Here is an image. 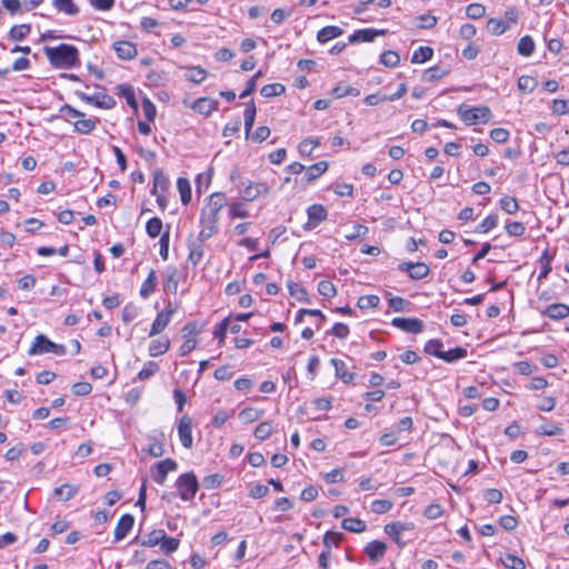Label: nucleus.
I'll list each match as a JSON object with an SVG mask.
<instances>
[{
	"label": "nucleus",
	"instance_id": "9d476101",
	"mask_svg": "<svg viewBox=\"0 0 569 569\" xmlns=\"http://www.w3.org/2000/svg\"><path fill=\"white\" fill-rule=\"evenodd\" d=\"M156 472L153 473V480L158 485H163L169 472L174 471L178 468L177 462L167 458L158 463H156Z\"/></svg>",
	"mask_w": 569,
	"mask_h": 569
},
{
	"label": "nucleus",
	"instance_id": "4d7b16f0",
	"mask_svg": "<svg viewBox=\"0 0 569 569\" xmlns=\"http://www.w3.org/2000/svg\"><path fill=\"white\" fill-rule=\"evenodd\" d=\"M179 545H180L179 539L173 538V537H168L166 533H164V539H162L161 543H160L161 550L167 555L176 551L179 548Z\"/></svg>",
	"mask_w": 569,
	"mask_h": 569
},
{
	"label": "nucleus",
	"instance_id": "bb28decb",
	"mask_svg": "<svg viewBox=\"0 0 569 569\" xmlns=\"http://www.w3.org/2000/svg\"><path fill=\"white\" fill-rule=\"evenodd\" d=\"M256 113H257L256 106H254L253 101H250L249 103H247L244 112H243L244 131H246L247 136L250 133V131L253 127Z\"/></svg>",
	"mask_w": 569,
	"mask_h": 569
},
{
	"label": "nucleus",
	"instance_id": "864d4df0",
	"mask_svg": "<svg viewBox=\"0 0 569 569\" xmlns=\"http://www.w3.org/2000/svg\"><path fill=\"white\" fill-rule=\"evenodd\" d=\"M380 302V299L376 295H366L361 296L358 299V307L360 309H370V308H377Z\"/></svg>",
	"mask_w": 569,
	"mask_h": 569
},
{
	"label": "nucleus",
	"instance_id": "7c9ffc66",
	"mask_svg": "<svg viewBox=\"0 0 569 569\" xmlns=\"http://www.w3.org/2000/svg\"><path fill=\"white\" fill-rule=\"evenodd\" d=\"M341 526L345 530L350 532H362L366 530V522L358 518H346L342 520Z\"/></svg>",
	"mask_w": 569,
	"mask_h": 569
},
{
	"label": "nucleus",
	"instance_id": "c85d7f7f",
	"mask_svg": "<svg viewBox=\"0 0 569 569\" xmlns=\"http://www.w3.org/2000/svg\"><path fill=\"white\" fill-rule=\"evenodd\" d=\"M156 271L153 269L150 270L147 279L143 281L140 288V296L142 298H148L156 290Z\"/></svg>",
	"mask_w": 569,
	"mask_h": 569
},
{
	"label": "nucleus",
	"instance_id": "09e8293b",
	"mask_svg": "<svg viewBox=\"0 0 569 569\" xmlns=\"http://www.w3.org/2000/svg\"><path fill=\"white\" fill-rule=\"evenodd\" d=\"M320 144V140L317 138H307L299 143V152L302 156H310L312 150Z\"/></svg>",
	"mask_w": 569,
	"mask_h": 569
},
{
	"label": "nucleus",
	"instance_id": "dca6fc26",
	"mask_svg": "<svg viewBox=\"0 0 569 569\" xmlns=\"http://www.w3.org/2000/svg\"><path fill=\"white\" fill-rule=\"evenodd\" d=\"M343 30L338 26H327L320 29L317 33V40L320 43H326L332 39L340 37Z\"/></svg>",
	"mask_w": 569,
	"mask_h": 569
},
{
	"label": "nucleus",
	"instance_id": "cd10ccee",
	"mask_svg": "<svg viewBox=\"0 0 569 569\" xmlns=\"http://www.w3.org/2000/svg\"><path fill=\"white\" fill-rule=\"evenodd\" d=\"M487 30L493 36H501L509 30V26L501 19L490 18L487 22Z\"/></svg>",
	"mask_w": 569,
	"mask_h": 569
},
{
	"label": "nucleus",
	"instance_id": "79ce46f5",
	"mask_svg": "<svg viewBox=\"0 0 569 569\" xmlns=\"http://www.w3.org/2000/svg\"><path fill=\"white\" fill-rule=\"evenodd\" d=\"M286 88L281 83H270L261 88L260 93L266 98L277 97L284 92Z\"/></svg>",
	"mask_w": 569,
	"mask_h": 569
},
{
	"label": "nucleus",
	"instance_id": "8fccbe9b",
	"mask_svg": "<svg viewBox=\"0 0 569 569\" xmlns=\"http://www.w3.org/2000/svg\"><path fill=\"white\" fill-rule=\"evenodd\" d=\"M60 112L67 121L72 122V123L74 120H78V119L84 117L83 112L72 108L69 104L62 106L60 109Z\"/></svg>",
	"mask_w": 569,
	"mask_h": 569
},
{
	"label": "nucleus",
	"instance_id": "0eeeda50",
	"mask_svg": "<svg viewBox=\"0 0 569 569\" xmlns=\"http://www.w3.org/2000/svg\"><path fill=\"white\" fill-rule=\"evenodd\" d=\"M178 435H179L181 445L184 448L190 449L193 445V440H192V419L189 416L184 415L179 419Z\"/></svg>",
	"mask_w": 569,
	"mask_h": 569
},
{
	"label": "nucleus",
	"instance_id": "338daca9",
	"mask_svg": "<svg viewBox=\"0 0 569 569\" xmlns=\"http://www.w3.org/2000/svg\"><path fill=\"white\" fill-rule=\"evenodd\" d=\"M162 539H164V531H152L149 533L148 538L142 541V546L154 547L160 545Z\"/></svg>",
	"mask_w": 569,
	"mask_h": 569
},
{
	"label": "nucleus",
	"instance_id": "2eb2a0df",
	"mask_svg": "<svg viewBox=\"0 0 569 569\" xmlns=\"http://www.w3.org/2000/svg\"><path fill=\"white\" fill-rule=\"evenodd\" d=\"M542 315L547 316L552 320H561L569 316V306L565 303H552L549 305L543 311Z\"/></svg>",
	"mask_w": 569,
	"mask_h": 569
},
{
	"label": "nucleus",
	"instance_id": "e433bc0d",
	"mask_svg": "<svg viewBox=\"0 0 569 569\" xmlns=\"http://www.w3.org/2000/svg\"><path fill=\"white\" fill-rule=\"evenodd\" d=\"M177 187L180 192L182 203H189L191 200V186L189 180L186 178H179L177 181Z\"/></svg>",
	"mask_w": 569,
	"mask_h": 569
},
{
	"label": "nucleus",
	"instance_id": "58836bf2",
	"mask_svg": "<svg viewBox=\"0 0 569 569\" xmlns=\"http://www.w3.org/2000/svg\"><path fill=\"white\" fill-rule=\"evenodd\" d=\"M501 561H502L503 566L509 569H526L525 561L520 557L512 555V553H507L501 559Z\"/></svg>",
	"mask_w": 569,
	"mask_h": 569
},
{
	"label": "nucleus",
	"instance_id": "6e6552de",
	"mask_svg": "<svg viewBox=\"0 0 569 569\" xmlns=\"http://www.w3.org/2000/svg\"><path fill=\"white\" fill-rule=\"evenodd\" d=\"M269 192V187L263 182L249 181L243 189L240 190L241 197L247 201H253Z\"/></svg>",
	"mask_w": 569,
	"mask_h": 569
},
{
	"label": "nucleus",
	"instance_id": "a18cd8bd",
	"mask_svg": "<svg viewBox=\"0 0 569 569\" xmlns=\"http://www.w3.org/2000/svg\"><path fill=\"white\" fill-rule=\"evenodd\" d=\"M537 432L541 436H560L563 433V429L559 425L547 422L541 425Z\"/></svg>",
	"mask_w": 569,
	"mask_h": 569
},
{
	"label": "nucleus",
	"instance_id": "7ed1b4c3",
	"mask_svg": "<svg viewBox=\"0 0 569 569\" xmlns=\"http://www.w3.org/2000/svg\"><path fill=\"white\" fill-rule=\"evenodd\" d=\"M457 112L461 120L468 126L476 124L477 122L487 123L491 117V111L486 106L471 108L461 104L458 107Z\"/></svg>",
	"mask_w": 569,
	"mask_h": 569
},
{
	"label": "nucleus",
	"instance_id": "5fc2aeb1",
	"mask_svg": "<svg viewBox=\"0 0 569 569\" xmlns=\"http://www.w3.org/2000/svg\"><path fill=\"white\" fill-rule=\"evenodd\" d=\"M537 84V80L530 76H521L518 79V88L519 90L525 92H532L536 89Z\"/></svg>",
	"mask_w": 569,
	"mask_h": 569
},
{
	"label": "nucleus",
	"instance_id": "ddd939ff",
	"mask_svg": "<svg viewBox=\"0 0 569 569\" xmlns=\"http://www.w3.org/2000/svg\"><path fill=\"white\" fill-rule=\"evenodd\" d=\"M133 523L134 518L132 515L126 513L121 516L114 529V540L121 541L132 529Z\"/></svg>",
	"mask_w": 569,
	"mask_h": 569
},
{
	"label": "nucleus",
	"instance_id": "37998d69",
	"mask_svg": "<svg viewBox=\"0 0 569 569\" xmlns=\"http://www.w3.org/2000/svg\"><path fill=\"white\" fill-rule=\"evenodd\" d=\"M166 288L176 292L178 288V270L174 267H168L166 270Z\"/></svg>",
	"mask_w": 569,
	"mask_h": 569
},
{
	"label": "nucleus",
	"instance_id": "412c9836",
	"mask_svg": "<svg viewBox=\"0 0 569 569\" xmlns=\"http://www.w3.org/2000/svg\"><path fill=\"white\" fill-rule=\"evenodd\" d=\"M536 44L531 36H523L519 39L517 51L522 57H530L535 51Z\"/></svg>",
	"mask_w": 569,
	"mask_h": 569
},
{
	"label": "nucleus",
	"instance_id": "a211bd4d",
	"mask_svg": "<svg viewBox=\"0 0 569 569\" xmlns=\"http://www.w3.org/2000/svg\"><path fill=\"white\" fill-rule=\"evenodd\" d=\"M218 108V102L210 98H200L193 103V110L201 114H210Z\"/></svg>",
	"mask_w": 569,
	"mask_h": 569
},
{
	"label": "nucleus",
	"instance_id": "39448f33",
	"mask_svg": "<svg viewBox=\"0 0 569 569\" xmlns=\"http://www.w3.org/2000/svg\"><path fill=\"white\" fill-rule=\"evenodd\" d=\"M176 485L179 492V497L183 501L192 500L199 488L197 477L194 476L193 472H187L181 475L178 478Z\"/></svg>",
	"mask_w": 569,
	"mask_h": 569
},
{
	"label": "nucleus",
	"instance_id": "e2e57ef3",
	"mask_svg": "<svg viewBox=\"0 0 569 569\" xmlns=\"http://www.w3.org/2000/svg\"><path fill=\"white\" fill-rule=\"evenodd\" d=\"M318 292L323 297H335L337 293L336 287L328 280H321L318 283Z\"/></svg>",
	"mask_w": 569,
	"mask_h": 569
},
{
	"label": "nucleus",
	"instance_id": "6e6d98bb",
	"mask_svg": "<svg viewBox=\"0 0 569 569\" xmlns=\"http://www.w3.org/2000/svg\"><path fill=\"white\" fill-rule=\"evenodd\" d=\"M425 351L440 359L443 353L442 342L438 339H431L426 343Z\"/></svg>",
	"mask_w": 569,
	"mask_h": 569
},
{
	"label": "nucleus",
	"instance_id": "4468645a",
	"mask_svg": "<svg viewBox=\"0 0 569 569\" xmlns=\"http://www.w3.org/2000/svg\"><path fill=\"white\" fill-rule=\"evenodd\" d=\"M385 30L361 29L349 36V42H371L377 36L385 34Z\"/></svg>",
	"mask_w": 569,
	"mask_h": 569
},
{
	"label": "nucleus",
	"instance_id": "f704fd0d",
	"mask_svg": "<svg viewBox=\"0 0 569 569\" xmlns=\"http://www.w3.org/2000/svg\"><path fill=\"white\" fill-rule=\"evenodd\" d=\"M331 363L335 367L336 376L343 380L345 382H349L352 380L353 375L348 372L346 363L340 359H331Z\"/></svg>",
	"mask_w": 569,
	"mask_h": 569
},
{
	"label": "nucleus",
	"instance_id": "5701e85b",
	"mask_svg": "<svg viewBox=\"0 0 569 569\" xmlns=\"http://www.w3.org/2000/svg\"><path fill=\"white\" fill-rule=\"evenodd\" d=\"M169 187L168 178L161 172L157 171L153 174V184L151 193L158 196V193H164Z\"/></svg>",
	"mask_w": 569,
	"mask_h": 569
},
{
	"label": "nucleus",
	"instance_id": "c756f323",
	"mask_svg": "<svg viewBox=\"0 0 569 569\" xmlns=\"http://www.w3.org/2000/svg\"><path fill=\"white\" fill-rule=\"evenodd\" d=\"M307 213H308L309 220L317 222V223L325 221L328 216L326 208L321 204L310 206L307 210Z\"/></svg>",
	"mask_w": 569,
	"mask_h": 569
},
{
	"label": "nucleus",
	"instance_id": "1a4fd4ad",
	"mask_svg": "<svg viewBox=\"0 0 569 569\" xmlns=\"http://www.w3.org/2000/svg\"><path fill=\"white\" fill-rule=\"evenodd\" d=\"M391 325L405 332L420 333L423 331V322L418 318H393Z\"/></svg>",
	"mask_w": 569,
	"mask_h": 569
},
{
	"label": "nucleus",
	"instance_id": "4c0bfd02",
	"mask_svg": "<svg viewBox=\"0 0 569 569\" xmlns=\"http://www.w3.org/2000/svg\"><path fill=\"white\" fill-rule=\"evenodd\" d=\"M410 267L411 270L409 277L413 280H421L426 278L430 272L429 267L423 262H413V266Z\"/></svg>",
	"mask_w": 569,
	"mask_h": 569
},
{
	"label": "nucleus",
	"instance_id": "2f4dec72",
	"mask_svg": "<svg viewBox=\"0 0 569 569\" xmlns=\"http://www.w3.org/2000/svg\"><path fill=\"white\" fill-rule=\"evenodd\" d=\"M448 72L449 71L446 68L441 66H435L425 71L422 79L423 81L432 82L447 76Z\"/></svg>",
	"mask_w": 569,
	"mask_h": 569
},
{
	"label": "nucleus",
	"instance_id": "f257e3e1",
	"mask_svg": "<svg viewBox=\"0 0 569 569\" xmlns=\"http://www.w3.org/2000/svg\"><path fill=\"white\" fill-rule=\"evenodd\" d=\"M226 206L227 197L222 192H214L206 198L199 219V241L203 242L218 233L220 212Z\"/></svg>",
	"mask_w": 569,
	"mask_h": 569
},
{
	"label": "nucleus",
	"instance_id": "0e129e2a",
	"mask_svg": "<svg viewBox=\"0 0 569 569\" xmlns=\"http://www.w3.org/2000/svg\"><path fill=\"white\" fill-rule=\"evenodd\" d=\"M340 541H341V533L328 531L323 536L325 550L331 551V547L332 546L337 547L340 543Z\"/></svg>",
	"mask_w": 569,
	"mask_h": 569
},
{
	"label": "nucleus",
	"instance_id": "c9c22d12",
	"mask_svg": "<svg viewBox=\"0 0 569 569\" xmlns=\"http://www.w3.org/2000/svg\"><path fill=\"white\" fill-rule=\"evenodd\" d=\"M186 78L193 83H201L207 78V71L201 67H189Z\"/></svg>",
	"mask_w": 569,
	"mask_h": 569
},
{
	"label": "nucleus",
	"instance_id": "69168bd1",
	"mask_svg": "<svg viewBox=\"0 0 569 569\" xmlns=\"http://www.w3.org/2000/svg\"><path fill=\"white\" fill-rule=\"evenodd\" d=\"M332 94L336 98H342V97H346V96L358 97L360 94V90L357 89V88H353V87L337 86L336 88H333Z\"/></svg>",
	"mask_w": 569,
	"mask_h": 569
},
{
	"label": "nucleus",
	"instance_id": "13d9d810",
	"mask_svg": "<svg viewBox=\"0 0 569 569\" xmlns=\"http://www.w3.org/2000/svg\"><path fill=\"white\" fill-rule=\"evenodd\" d=\"M393 503L387 499H378L371 503V511L377 515H382L388 512L392 508Z\"/></svg>",
	"mask_w": 569,
	"mask_h": 569
},
{
	"label": "nucleus",
	"instance_id": "473e14b6",
	"mask_svg": "<svg viewBox=\"0 0 569 569\" xmlns=\"http://www.w3.org/2000/svg\"><path fill=\"white\" fill-rule=\"evenodd\" d=\"M433 50L430 47H419L411 57L412 63H423L432 58Z\"/></svg>",
	"mask_w": 569,
	"mask_h": 569
},
{
	"label": "nucleus",
	"instance_id": "c03bdc74",
	"mask_svg": "<svg viewBox=\"0 0 569 569\" xmlns=\"http://www.w3.org/2000/svg\"><path fill=\"white\" fill-rule=\"evenodd\" d=\"M500 207L508 214H513L519 210L517 199L510 196H505L500 199Z\"/></svg>",
	"mask_w": 569,
	"mask_h": 569
},
{
	"label": "nucleus",
	"instance_id": "49530a36",
	"mask_svg": "<svg viewBox=\"0 0 569 569\" xmlns=\"http://www.w3.org/2000/svg\"><path fill=\"white\" fill-rule=\"evenodd\" d=\"M380 62L388 68H395L399 64L400 57L397 52L388 50L381 53Z\"/></svg>",
	"mask_w": 569,
	"mask_h": 569
},
{
	"label": "nucleus",
	"instance_id": "de8ad7c7",
	"mask_svg": "<svg viewBox=\"0 0 569 569\" xmlns=\"http://www.w3.org/2000/svg\"><path fill=\"white\" fill-rule=\"evenodd\" d=\"M31 31V27L29 24H18L13 26L10 30V38L16 41L23 40Z\"/></svg>",
	"mask_w": 569,
	"mask_h": 569
},
{
	"label": "nucleus",
	"instance_id": "603ef678",
	"mask_svg": "<svg viewBox=\"0 0 569 569\" xmlns=\"http://www.w3.org/2000/svg\"><path fill=\"white\" fill-rule=\"evenodd\" d=\"M159 370V366L154 361H147L138 373L139 380H147Z\"/></svg>",
	"mask_w": 569,
	"mask_h": 569
},
{
	"label": "nucleus",
	"instance_id": "4be33fe9",
	"mask_svg": "<svg viewBox=\"0 0 569 569\" xmlns=\"http://www.w3.org/2000/svg\"><path fill=\"white\" fill-rule=\"evenodd\" d=\"M77 493H78V487L70 485V483H64V485L56 488L53 491L54 497H57L58 499H60L62 501H68V500L72 499Z\"/></svg>",
	"mask_w": 569,
	"mask_h": 569
},
{
	"label": "nucleus",
	"instance_id": "ea45409f",
	"mask_svg": "<svg viewBox=\"0 0 569 569\" xmlns=\"http://www.w3.org/2000/svg\"><path fill=\"white\" fill-rule=\"evenodd\" d=\"M288 290L291 297L296 298L299 301L307 302L308 301V293L306 289L297 283V282H288Z\"/></svg>",
	"mask_w": 569,
	"mask_h": 569
},
{
	"label": "nucleus",
	"instance_id": "f03ea898",
	"mask_svg": "<svg viewBox=\"0 0 569 569\" xmlns=\"http://www.w3.org/2000/svg\"><path fill=\"white\" fill-rule=\"evenodd\" d=\"M46 57L54 68L70 69L80 66L79 51L71 44H59L57 47H46Z\"/></svg>",
	"mask_w": 569,
	"mask_h": 569
},
{
	"label": "nucleus",
	"instance_id": "9b49d317",
	"mask_svg": "<svg viewBox=\"0 0 569 569\" xmlns=\"http://www.w3.org/2000/svg\"><path fill=\"white\" fill-rule=\"evenodd\" d=\"M387 545L379 540L370 541L365 547V552L371 560V562L377 563L379 562L387 552Z\"/></svg>",
	"mask_w": 569,
	"mask_h": 569
},
{
	"label": "nucleus",
	"instance_id": "f8f14e48",
	"mask_svg": "<svg viewBox=\"0 0 569 569\" xmlns=\"http://www.w3.org/2000/svg\"><path fill=\"white\" fill-rule=\"evenodd\" d=\"M113 49L118 58L122 60H132L138 53L136 44L126 40L114 42Z\"/></svg>",
	"mask_w": 569,
	"mask_h": 569
},
{
	"label": "nucleus",
	"instance_id": "72a5a7b5",
	"mask_svg": "<svg viewBox=\"0 0 569 569\" xmlns=\"http://www.w3.org/2000/svg\"><path fill=\"white\" fill-rule=\"evenodd\" d=\"M467 353H468L467 349H465L462 347H456V348L449 349L448 351H443L440 359H442L446 362H453L459 359H463L465 357H467Z\"/></svg>",
	"mask_w": 569,
	"mask_h": 569
},
{
	"label": "nucleus",
	"instance_id": "3c124183",
	"mask_svg": "<svg viewBox=\"0 0 569 569\" xmlns=\"http://www.w3.org/2000/svg\"><path fill=\"white\" fill-rule=\"evenodd\" d=\"M162 230V221L161 219L153 217L151 218L146 226V231L149 237L156 238L161 233Z\"/></svg>",
	"mask_w": 569,
	"mask_h": 569
},
{
	"label": "nucleus",
	"instance_id": "052dcab7",
	"mask_svg": "<svg viewBox=\"0 0 569 569\" xmlns=\"http://www.w3.org/2000/svg\"><path fill=\"white\" fill-rule=\"evenodd\" d=\"M497 224H498V216L489 214L481 221V223L478 227V231H480L482 233H487L490 230H492L493 228H496Z\"/></svg>",
	"mask_w": 569,
	"mask_h": 569
},
{
	"label": "nucleus",
	"instance_id": "6ab92c4d",
	"mask_svg": "<svg viewBox=\"0 0 569 569\" xmlns=\"http://www.w3.org/2000/svg\"><path fill=\"white\" fill-rule=\"evenodd\" d=\"M170 348V340L167 337H161L157 340L151 341L149 345V355L151 357H158L166 353Z\"/></svg>",
	"mask_w": 569,
	"mask_h": 569
},
{
	"label": "nucleus",
	"instance_id": "680f3d73",
	"mask_svg": "<svg viewBox=\"0 0 569 569\" xmlns=\"http://www.w3.org/2000/svg\"><path fill=\"white\" fill-rule=\"evenodd\" d=\"M466 13L470 19H480L486 13V8L481 3H471L467 7Z\"/></svg>",
	"mask_w": 569,
	"mask_h": 569
},
{
	"label": "nucleus",
	"instance_id": "aec40b11",
	"mask_svg": "<svg viewBox=\"0 0 569 569\" xmlns=\"http://www.w3.org/2000/svg\"><path fill=\"white\" fill-rule=\"evenodd\" d=\"M328 170V162L327 161H319L312 166H310L306 170L305 180L306 182H311L319 178L322 173H325Z\"/></svg>",
	"mask_w": 569,
	"mask_h": 569
},
{
	"label": "nucleus",
	"instance_id": "393cba45",
	"mask_svg": "<svg viewBox=\"0 0 569 569\" xmlns=\"http://www.w3.org/2000/svg\"><path fill=\"white\" fill-rule=\"evenodd\" d=\"M262 415V409L248 407L239 412V418L243 423H251L260 419Z\"/></svg>",
	"mask_w": 569,
	"mask_h": 569
},
{
	"label": "nucleus",
	"instance_id": "bf43d9fd",
	"mask_svg": "<svg viewBox=\"0 0 569 569\" xmlns=\"http://www.w3.org/2000/svg\"><path fill=\"white\" fill-rule=\"evenodd\" d=\"M203 257V248L199 243H192L189 246V254L188 260L192 262V264H197Z\"/></svg>",
	"mask_w": 569,
	"mask_h": 569
},
{
	"label": "nucleus",
	"instance_id": "f3484780",
	"mask_svg": "<svg viewBox=\"0 0 569 569\" xmlns=\"http://www.w3.org/2000/svg\"><path fill=\"white\" fill-rule=\"evenodd\" d=\"M98 119L82 117L73 121L74 130L81 134H88L96 129Z\"/></svg>",
	"mask_w": 569,
	"mask_h": 569
},
{
	"label": "nucleus",
	"instance_id": "a19ab883",
	"mask_svg": "<svg viewBox=\"0 0 569 569\" xmlns=\"http://www.w3.org/2000/svg\"><path fill=\"white\" fill-rule=\"evenodd\" d=\"M272 431V423L270 421H263L256 427L253 435L259 440H266L271 436Z\"/></svg>",
	"mask_w": 569,
	"mask_h": 569
},
{
	"label": "nucleus",
	"instance_id": "b1692460",
	"mask_svg": "<svg viewBox=\"0 0 569 569\" xmlns=\"http://www.w3.org/2000/svg\"><path fill=\"white\" fill-rule=\"evenodd\" d=\"M117 92L120 97L124 98L127 103L133 108L134 110L138 109V103L134 97V90L132 86L130 84H119L117 87Z\"/></svg>",
	"mask_w": 569,
	"mask_h": 569
},
{
	"label": "nucleus",
	"instance_id": "20e7f679",
	"mask_svg": "<svg viewBox=\"0 0 569 569\" xmlns=\"http://www.w3.org/2000/svg\"><path fill=\"white\" fill-rule=\"evenodd\" d=\"M66 351L67 350L63 345L54 343L44 335H38L36 336L28 353L30 356H36L51 352L58 356H62L66 353Z\"/></svg>",
	"mask_w": 569,
	"mask_h": 569
},
{
	"label": "nucleus",
	"instance_id": "423d86ee",
	"mask_svg": "<svg viewBox=\"0 0 569 569\" xmlns=\"http://www.w3.org/2000/svg\"><path fill=\"white\" fill-rule=\"evenodd\" d=\"M174 311L176 309L172 307V305L168 303L167 307L161 312H159L153 320L149 336L153 337L161 333L171 321Z\"/></svg>",
	"mask_w": 569,
	"mask_h": 569
},
{
	"label": "nucleus",
	"instance_id": "774afa93",
	"mask_svg": "<svg viewBox=\"0 0 569 569\" xmlns=\"http://www.w3.org/2000/svg\"><path fill=\"white\" fill-rule=\"evenodd\" d=\"M229 322H230V318L227 317L224 318L214 329L213 331V336L216 338L219 339V343L222 345L224 339H226V335H227V330H228V327H229Z\"/></svg>",
	"mask_w": 569,
	"mask_h": 569
},
{
	"label": "nucleus",
	"instance_id": "a878e982",
	"mask_svg": "<svg viewBox=\"0 0 569 569\" xmlns=\"http://www.w3.org/2000/svg\"><path fill=\"white\" fill-rule=\"evenodd\" d=\"M52 6L60 12L68 16H76L79 12L78 7L72 0H52Z\"/></svg>",
	"mask_w": 569,
	"mask_h": 569
}]
</instances>
